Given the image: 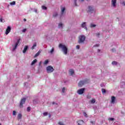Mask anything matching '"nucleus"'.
Segmentation results:
<instances>
[{
  "label": "nucleus",
  "instance_id": "cd10ccee",
  "mask_svg": "<svg viewBox=\"0 0 125 125\" xmlns=\"http://www.w3.org/2000/svg\"><path fill=\"white\" fill-rule=\"evenodd\" d=\"M57 15H58V14H57V13H55L53 14V17H56V16H57Z\"/></svg>",
  "mask_w": 125,
  "mask_h": 125
},
{
  "label": "nucleus",
  "instance_id": "c9c22d12",
  "mask_svg": "<svg viewBox=\"0 0 125 125\" xmlns=\"http://www.w3.org/2000/svg\"><path fill=\"white\" fill-rule=\"evenodd\" d=\"M83 115H84V117H87V114H86V113H85V112H83Z\"/></svg>",
  "mask_w": 125,
  "mask_h": 125
},
{
  "label": "nucleus",
  "instance_id": "20e7f679",
  "mask_svg": "<svg viewBox=\"0 0 125 125\" xmlns=\"http://www.w3.org/2000/svg\"><path fill=\"white\" fill-rule=\"evenodd\" d=\"M94 10L93 9V7L91 6H89L87 9V13H93Z\"/></svg>",
  "mask_w": 125,
  "mask_h": 125
},
{
  "label": "nucleus",
  "instance_id": "c85d7f7f",
  "mask_svg": "<svg viewBox=\"0 0 125 125\" xmlns=\"http://www.w3.org/2000/svg\"><path fill=\"white\" fill-rule=\"evenodd\" d=\"M43 115L44 117H45L46 116H47V115H48V113H47V112H44L43 113Z\"/></svg>",
  "mask_w": 125,
  "mask_h": 125
},
{
  "label": "nucleus",
  "instance_id": "9b49d317",
  "mask_svg": "<svg viewBox=\"0 0 125 125\" xmlns=\"http://www.w3.org/2000/svg\"><path fill=\"white\" fill-rule=\"evenodd\" d=\"M81 27L82 28H83L84 29H85V30H86V31H87V27H86V22H83L81 24Z\"/></svg>",
  "mask_w": 125,
  "mask_h": 125
},
{
  "label": "nucleus",
  "instance_id": "473e14b6",
  "mask_svg": "<svg viewBox=\"0 0 125 125\" xmlns=\"http://www.w3.org/2000/svg\"><path fill=\"white\" fill-rule=\"evenodd\" d=\"M65 87L62 88V93H65Z\"/></svg>",
  "mask_w": 125,
  "mask_h": 125
},
{
  "label": "nucleus",
  "instance_id": "3c124183",
  "mask_svg": "<svg viewBox=\"0 0 125 125\" xmlns=\"http://www.w3.org/2000/svg\"><path fill=\"white\" fill-rule=\"evenodd\" d=\"M24 21H26V19H23Z\"/></svg>",
  "mask_w": 125,
  "mask_h": 125
},
{
  "label": "nucleus",
  "instance_id": "f3484780",
  "mask_svg": "<svg viewBox=\"0 0 125 125\" xmlns=\"http://www.w3.org/2000/svg\"><path fill=\"white\" fill-rule=\"evenodd\" d=\"M10 5H15L16 4V2L15 1H13L10 3Z\"/></svg>",
  "mask_w": 125,
  "mask_h": 125
},
{
  "label": "nucleus",
  "instance_id": "4468645a",
  "mask_svg": "<svg viewBox=\"0 0 125 125\" xmlns=\"http://www.w3.org/2000/svg\"><path fill=\"white\" fill-rule=\"evenodd\" d=\"M78 125H83V121L80 120L78 122Z\"/></svg>",
  "mask_w": 125,
  "mask_h": 125
},
{
  "label": "nucleus",
  "instance_id": "6ab92c4d",
  "mask_svg": "<svg viewBox=\"0 0 125 125\" xmlns=\"http://www.w3.org/2000/svg\"><path fill=\"white\" fill-rule=\"evenodd\" d=\"M40 53H41V51H39L38 52L35 54L34 57H38V56L40 55Z\"/></svg>",
  "mask_w": 125,
  "mask_h": 125
},
{
  "label": "nucleus",
  "instance_id": "58836bf2",
  "mask_svg": "<svg viewBox=\"0 0 125 125\" xmlns=\"http://www.w3.org/2000/svg\"><path fill=\"white\" fill-rule=\"evenodd\" d=\"M76 48H77V49H80V45H77Z\"/></svg>",
  "mask_w": 125,
  "mask_h": 125
},
{
  "label": "nucleus",
  "instance_id": "f257e3e1",
  "mask_svg": "<svg viewBox=\"0 0 125 125\" xmlns=\"http://www.w3.org/2000/svg\"><path fill=\"white\" fill-rule=\"evenodd\" d=\"M59 48H62L64 54L66 55L67 53H68V48L66 46V45L62 44H60L59 45Z\"/></svg>",
  "mask_w": 125,
  "mask_h": 125
},
{
  "label": "nucleus",
  "instance_id": "37998d69",
  "mask_svg": "<svg viewBox=\"0 0 125 125\" xmlns=\"http://www.w3.org/2000/svg\"><path fill=\"white\" fill-rule=\"evenodd\" d=\"M112 51H113V52H114V51H116V50L115 49H112Z\"/></svg>",
  "mask_w": 125,
  "mask_h": 125
},
{
  "label": "nucleus",
  "instance_id": "b1692460",
  "mask_svg": "<svg viewBox=\"0 0 125 125\" xmlns=\"http://www.w3.org/2000/svg\"><path fill=\"white\" fill-rule=\"evenodd\" d=\"M65 7H62V14H63L64 13V11H65Z\"/></svg>",
  "mask_w": 125,
  "mask_h": 125
},
{
  "label": "nucleus",
  "instance_id": "2f4dec72",
  "mask_svg": "<svg viewBox=\"0 0 125 125\" xmlns=\"http://www.w3.org/2000/svg\"><path fill=\"white\" fill-rule=\"evenodd\" d=\"M102 91L103 93H105L106 90H105V89H102Z\"/></svg>",
  "mask_w": 125,
  "mask_h": 125
},
{
  "label": "nucleus",
  "instance_id": "f704fd0d",
  "mask_svg": "<svg viewBox=\"0 0 125 125\" xmlns=\"http://www.w3.org/2000/svg\"><path fill=\"white\" fill-rule=\"evenodd\" d=\"M30 110H31V107H28L27 108V111L28 112L30 111Z\"/></svg>",
  "mask_w": 125,
  "mask_h": 125
},
{
  "label": "nucleus",
  "instance_id": "f8f14e48",
  "mask_svg": "<svg viewBox=\"0 0 125 125\" xmlns=\"http://www.w3.org/2000/svg\"><path fill=\"white\" fill-rule=\"evenodd\" d=\"M115 100H116V97H115L114 96L111 97V103H112V104H114Z\"/></svg>",
  "mask_w": 125,
  "mask_h": 125
},
{
  "label": "nucleus",
  "instance_id": "dca6fc26",
  "mask_svg": "<svg viewBox=\"0 0 125 125\" xmlns=\"http://www.w3.org/2000/svg\"><path fill=\"white\" fill-rule=\"evenodd\" d=\"M18 119L20 120L22 119V114L21 113H19L18 115Z\"/></svg>",
  "mask_w": 125,
  "mask_h": 125
},
{
  "label": "nucleus",
  "instance_id": "4c0bfd02",
  "mask_svg": "<svg viewBox=\"0 0 125 125\" xmlns=\"http://www.w3.org/2000/svg\"><path fill=\"white\" fill-rule=\"evenodd\" d=\"M59 125H64V124L62 122H59Z\"/></svg>",
  "mask_w": 125,
  "mask_h": 125
},
{
  "label": "nucleus",
  "instance_id": "6e6552de",
  "mask_svg": "<svg viewBox=\"0 0 125 125\" xmlns=\"http://www.w3.org/2000/svg\"><path fill=\"white\" fill-rule=\"evenodd\" d=\"M111 5L113 6V7H117V0H111Z\"/></svg>",
  "mask_w": 125,
  "mask_h": 125
},
{
  "label": "nucleus",
  "instance_id": "c756f323",
  "mask_svg": "<svg viewBox=\"0 0 125 125\" xmlns=\"http://www.w3.org/2000/svg\"><path fill=\"white\" fill-rule=\"evenodd\" d=\"M48 60H46L44 62V65H46V64H48Z\"/></svg>",
  "mask_w": 125,
  "mask_h": 125
},
{
  "label": "nucleus",
  "instance_id": "603ef678",
  "mask_svg": "<svg viewBox=\"0 0 125 125\" xmlns=\"http://www.w3.org/2000/svg\"><path fill=\"white\" fill-rule=\"evenodd\" d=\"M81 1H83L84 0H81Z\"/></svg>",
  "mask_w": 125,
  "mask_h": 125
},
{
  "label": "nucleus",
  "instance_id": "393cba45",
  "mask_svg": "<svg viewBox=\"0 0 125 125\" xmlns=\"http://www.w3.org/2000/svg\"><path fill=\"white\" fill-rule=\"evenodd\" d=\"M90 27L91 28H94V27H96V25L91 23L90 24Z\"/></svg>",
  "mask_w": 125,
  "mask_h": 125
},
{
  "label": "nucleus",
  "instance_id": "a211bd4d",
  "mask_svg": "<svg viewBox=\"0 0 125 125\" xmlns=\"http://www.w3.org/2000/svg\"><path fill=\"white\" fill-rule=\"evenodd\" d=\"M53 52H54V47L52 48L51 50L49 52V53H50V54H52Z\"/></svg>",
  "mask_w": 125,
  "mask_h": 125
},
{
  "label": "nucleus",
  "instance_id": "2eb2a0df",
  "mask_svg": "<svg viewBox=\"0 0 125 125\" xmlns=\"http://www.w3.org/2000/svg\"><path fill=\"white\" fill-rule=\"evenodd\" d=\"M38 61V60H37V59H35L32 62L31 64V66H33V65H34V64H36V63H37V62Z\"/></svg>",
  "mask_w": 125,
  "mask_h": 125
},
{
  "label": "nucleus",
  "instance_id": "aec40b11",
  "mask_svg": "<svg viewBox=\"0 0 125 125\" xmlns=\"http://www.w3.org/2000/svg\"><path fill=\"white\" fill-rule=\"evenodd\" d=\"M37 46V43H35L32 47H31V49H35V47Z\"/></svg>",
  "mask_w": 125,
  "mask_h": 125
},
{
  "label": "nucleus",
  "instance_id": "1a4fd4ad",
  "mask_svg": "<svg viewBox=\"0 0 125 125\" xmlns=\"http://www.w3.org/2000/svg\"><path fill=\"white\" fill-rule=\"evenodd\" d=\"M25 101H26V99L23 98V99H21V100L20 102V107H21V108H22V107H23V104H24V103H25Z\"/></svg>",
  "mask_w": 125,
  "mask_h": 125
},
{
  "label": "nucleus",
  "instance_id": "de8ad7c7",
  "mask_svg": "<svg viewBox=\"0 0 125 125\" xmlns=\"http://www.w3.org/2000/svg\"><path fill=\"white\" fill-rule=\"evenodd\" d=\"M91 123L93 125V124H94V122H93V121H91Z\"/></svg>",
  "mask_w": 125,
  "mask_h": 125
},
{
  "label": "nucleus",
  "instance_id": "ddd939ff",
  "mask_svg": "<svg viewBox=\"0 0 125 125\" xmlns=\"http://www.w3.org/2000/svg\"><path fill=\"white\" fill-rule=\"evenodd\" d=\"M27 49H28V46H25L23 49V50L22 51L23 53H25Z\"/></svg>",
  "mask_w": 125,
  "mask_h": 125
},
{
  "label": "nucleus",
  "instance_id": "7c9ffc66",
  "mask_svg": "<svg viewBox=\"0 0 125 125\" xmlns=\"http://www.w3.org/2000/svg\"><path fill=\"white\" fill-rule=\"evenodd\" d=\"M13 116H16V111L15 110L13 111Z\"/></svg>",
  "mask_w": 125,
  "mask_h": 125
},
{
  "label": "nucleus",
  "instance_id": "ea45409f",
  "mask_svg": "<svg viewBox=\"0 0 125 125\" xmlns=\"http://www.w3.org/2000/svg\"><path fill=\"white\" fill-rule=\"evenodd\" d=\"M114 120V118H111L109 119V121H113Z\"/></svg>",
  "mask_w": 125,
  "mask_h": 125
},
{
  "label": "nucleus",
  "instance_id": "412c9836",
  "mask_svg": "<svg viewBox=\"0 0 125 125\" xmlns=\"http://www.w3.org/2000/svg\"><path fill=\"white\" fill-rule=\"evenodd\" d=\"M69 73H70V75H73L74 74V70L70 69Z\"/></svg>",
  "mask_w": 125,
  "mask_h": 125
},
{
  "label": "nucleus",
  "instance_id": "bb28decb",
  "mask_svg": "<svg viewBox=\"0 0 125 125\" xmlns=\"http://www.w3.org/2000/svg\"><path fill=\"white\" fill-rule=\"evenodd\" d=\"M47 8L45 7V6H42V9H43L44 10H46Z\"/></svg>",
  "mask_w": 125,
  "mask_h": 125
},
{
  "label": "nucleus",
  "instance_id": "5701e85b",
  "mask_svg": "<svg viewBox=\"0 0 125 125\" xmlns=\"http://www.w3.org/2000/svg\"><path fill=\"white\" fill-rule=\"evenodd\" d=\"M95 99H92V100H91L90 102L92 104H94V103H95Z\"/></svg>",
  "mask_w": 125,
  "mask_h": 125
},
{
  "label": "nucleus",
  "instance_id": "5fc2aeb1",
  "mask_svg": "<svg viewBox=\"0 0 125 125\" xmlns=\"http://www.w3.org/2000/svg\"><path fill=\"white\" fill-rule=\"evenodd\" d=\"M53 104H54V102H53Z\"/></svg>",
  "mask_w": 125,
  "mask_h": 125
},
{
  "label": "nucleus",
  "instance_id": "4be33fe9",
  "mask_svg": "<svg viewBox=\"0 0 125 125\" xmlns=\"http://www.w3.org/2000/svg\"><path fill=\"white\" fill-rule=\"evenodd\" d=\"M59 28H63V24H62V23H59Z\"/></svg>",
  "mask_w": 125,
  "mask_h": 125
},
{
  "label": "nucleus",
  "instance_id": "f03ea898",
  "mask_svg": "<svg viewBox=\"0 0 125 125\" xmlns=\"http://www.w3.org/2000/svg\"><path fill=\"white\" fill-rule=\"evenodd\" d=\"M85 41V36L84 35H81L79 37L78 42L79 43H83Z\"/></svg>",
  "mask_w": 125,
  "mask_h": 125
},
{
  "label": "nucleus",
  "instance_id": "72a5a7b5",
  "mask_svg": "<svg viewBox=\"0 0 125 125\" xmlns=\"http://www.w3.org/2000/svg\"><path fill=\"white\" fill-rule=\"evenodd\" d=\"M74 4L75 6H78V5H77V0H74Z\"/></svg>",
  "mask_w": 125,
  "mask_h": 125
},
{
  "label": "nucleus",
  "instance_id": "6e6d98bb",
  "mask_svg": "<svg viewBox=\"0 0 125 125\" xmlns=\"http://www.w3.org/2000/svg\"><path fill=\"white\" fill-rule=\"evenodd\" d=\"M0 125H1V124H0Z\"/></svg>",
  "mask_w": 125,
  "mask_h": 125
},
{
  "label": "nucleus",
  "instance_id": "a19ab883",
  "mask_svg": "<svg viewBox=\"0 0 125 125\" xmlns=\"http://www.w3.org/2000/svg\"><path fill=\"white\" fill-rule=\"evenodd\" d=\"M97 36H98V37L99 36H100V33H98L97 34Z\"/></svg>",
  "mask_w": 125,
  "mask_h": 125
},
{
  "label": "nucleus",
  "instance_id": "423d86ee",
  "mask_svg": "<svg viewBox=\"0 0 125 125\" xmlns=\"http://www.w3.org/2000/svg\"><path fill=\"white\" fill-rule=\"evenodd\" d=\"M87 82L85 80L80 81L78 83V86L80 87L83 86V84H85Z\"/></svg>",
  "mask_w": 125,
  "mask_h": 125
},
{
  "label": "nucleus",
  "instance_id": "c03bdc74",
  "mask_svg": "<svg viewBox=\"0 0 125 125\" xmlns=\"http://www.w3.org/2000/svg\"><path fill=\"white\" fill-rule=\"evenodd\" d=\"M95 46H99V44H96V45H95Z\"/></svg>",
  "mask_w": 125,
  "mask_h": 125
},
{
  "label": "nucleus",
  "instance_id": "9d476101",
  "mask_svg": "<svg viewBox=\"0 0 125 125\" xmlns=\"http://www.w3.org/2000/svg\"><path fill=\"white\" fill-rule=\"evenodd\" d=\"M11 31V27L10 26H8L6 30L5 34L8 35V34L10 33Z\"/></svg>",
  "mask_w": 125,
  "mask_h": 125
},
{
  "label": "nucleus",
  "instance_id": "a878e982",
  "mask_svg": "<svg viewBox=\"0 0 125 125\" xmlns=\"http://www.w3.org/2000/svg\"><path fill=\"white\" fill-rule=\"evenodd\" d=\"M117 64H118V62H117L116 61H113L112 62V65H117Z\"/></svg>",
  "mask_w": 125,
  "mask_h": 125
},
{
  "label": "nucleus",
  "instance_id": "8fccbe9b",
  "mask_svg": "<svg viewBox=\"0 0 125 125\" xmlns=\"http://www.w3.org/2000/svg\"><path fill=\"white\" fill-rule=\"evenodd\" d=\"M41 64H42V62H40V63H39V65H40Z\"/></svg>",
  "mask_w": 125,
  "mask_h": 125
},
{
  "label": "nucleus",
  "instance_id": "79ce46f5",
  "mask_svg": "<svg viewBox=\"0 0 125 125\" xmlns=\"http://www.w3.org/2000/svg\"><path fill=\"white\" fill-rule=\"evenodd\" d=\"M34 11L37 13V12H38V10H37V9H34Z\"/></svg>",
  "mask_w": 125,
  "mask_h": 125
},
{
  "label": "nucleus",
  "instance_id": "39448f33",
  "mask_svg": "<svg viewBox=\"0 0 125 125\" xmlns=\"http://www.w3.org/2000/svg\"><path fill=\"white\" fill-rule=\"evenodd\" d=\"M21 40V39H20L18 40L17 42L15 44L14 47L12 49L13 51H14V50H15V49L17 48V46H18V44H19V43H20Z\"/></svg>",
  "mask_w": 125,
  "mask_h": 125
},
{
  "label": "nucleus",
  "instance_id": "e433bc0d",
  "mask_svg": "<svg viewBox=\"0 0 125 125\" xmlns=\"http://www.w3.org/2000/svg\"><path fill=\"white\" fill-rule=\"evenodd\" d=\"M26 29H23L22 30V33H25V32H26Z\"/></svg>",
  "mask_w": 125,
  "mask_h": 125
},
{
  "label": "nucleus",
  "instance_id": "864d4df0",
  "mask_svg": "<svg viewBox=\"0 0 125 125\" xmlns=\"http://www.w3.org/2000/svg\"><path fill=\"white\" fill-rule=\"evenodd\" d=\"M124 3V5H125V3Z\"/></svg>",
  "mask_w": 125,
  "mask_h": 125
},
{
  "label": "nucleus",
  "instance_id": "0eeeda50",
  "mask_svg": "<svg viewBox=\"0 0 125 125\" xmlns=\"http://www.w3.org/2000/svg\"><path fill=\"white\" fill-rule=\"evenodd\" d=\"M84 88H83L80 89H79L77 91V93L80 95L83 94V93L84 92Z\"/></svg>",
  "mask_w": 125,
  "mask_h": 125
},
{
  "label": "nucleus",
  "instance_id": "a18cd8bd",
  "mask_svg": "<svg viewBox=\"0 0 125 125\" xmlns=\"http://www.w3.org/2000/svg\"><path fill=\"white\" fill-rule=\"evenodd\" d=\"M0 22H2V19H0Z\"/></svg>",
  "mask_w": 125,
  "mask_h": 125
},
{
  "label": "nucleus",
  "instance_id": "09e8293b",
  "mask_svg": "<svg viewBox=\"0 0 125 125\" xmlns=\"http://www.w3.org/2000/svg\"><path fill=\"white\" fill-rule=\"evenodd\" d=\"M98 52H100V49L98 50Z\"/></svg>",
  "mask_w": 125,
  "mask_h": 125
},
{
  "label": "nucleus",
  "instance_id": "7ed1b4c3",
  "mask_svg": "<svg viewBox=\"0 0 125 125\" xmlns=\"http://www.w3.org/2000/svg\"><path fill=\"white\" fill-rule=\"evenodd\" d=\"M47 73L48 74H50V73H52L53 71H54V69L51 65H49L46 67Z\"/></svg>",
  "mask_w": 125,
  "mask_h": 125
},
{
  "label": "nucleus",
  "instance_id": "49530a36",
  "mask_svg": "<svg viewBox=\"0 0 125 125\" xmlns=\"http://www.w3.org/2000/svg\"><path fill=\"white\" fill-rule=\"evenodd\" d=\"M87 98L88 99H90V96H87Z\"/></svg>",
  "mask_w": 125,
  "mask_h": 125
}]
</instances>
